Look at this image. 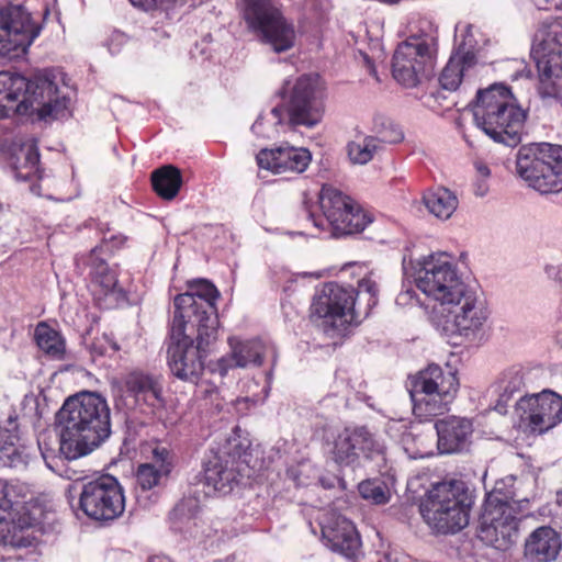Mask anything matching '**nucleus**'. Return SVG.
Instances as JSON below:
<instances>
[{"mask_svg":"<svg viewBox=\"0 0 562 562\" xmlns=\"http://www.w3.org/2000/svg\"><path fill=\"white\" fill-rule=\"evenodd\" d=\"M61 427V452L85 457L111 435V411L100 394L86 392L67 398L56 415Z\"/></svg>","mask_w":562,"mask_h":562,"instance_id":"nucleus-1","label":"nucleus"},{"mask_svg":"<svg viewBox=\"0 0 562 562\" xmlns=\"http://www.w3.org/2000/svg\"><path fill=\"white\" fill-rule=\"evenodd\" d=\"M68 103L69 99L60 95L52 70L38 71L31 79L0 71V119L32 110L41 120H57L66 116Z\"/></svg>","mask_w":562,"mask_h":562,"instance_id":"nucleus-2","label":"nucleus"},{"mask_svg":"<svg viewBox=\"0 0 562 562\" xmlns=\"http://www.w3.org/2000/svg\"><path fill=\"white\" fill-rule=\"evenodd\" d=\"M289 86L286 81L280 91L282 104L272 108L266 115L260 114L251 125V132L258 137L271 138L276 132L274 126L279 124L313 128L323 120L324 88L321 77L316 74L303 75Z\"/></svg>","mask_w":562,"mask_h":562,"instance_id":"nucleus-3","label":"nucleus"},{"mask_svg":"<svg viewBox=\"0 0 562 562\" xmlns=\"http://www.w3.org/2000/svg\"><path fill=\"white\" fill-rule=\"evenodd\" d=\"M376 282L366 277L355 289L337 282H328L315 295L311 310L313 315L324 319L325 331L342 333L349 325H358L366 319L378 304Z\"/></svg>","mask_w":562,"mask_h":562,"instance_id":"nucleus-4","label":"nucleus"},{"mask_svg":"<svg viewBox=\"0 0 562 562\" xmlns=\"http://www.w3.org/2000/svg\"><path fill=\"white\" fill-rule=\"evenodd\" d=\"M472 113L475 125L495 143L515 147L521 142L527 113L504 83L477 90Z\"/></svg>","mask_w":562,"mask_h":562,"instance_id":"nucleus-5","label":"nucleus"},{"mask_svg":"<svg viewBox=\"0 0 562 562\" xmlns=\"http://www.w3.org/2000/svg\"><path fill=\"white\" fill-rule=\"evenodd\" d=\"M472 495L463 481H443L432 485L422 499L420 514L436 532L457 533L469 524Z\"/></svg>","mask_w":562,"mask_h":562,"instance_id":"nucleus-6","label":"nucleus"},{"mask_svg":"<svg viewBox=\"0 0 562 562\" xmlns=\"http://www.w3.org/2000/svg\"><path fill=\"white\" fill-rule=\"evenodd\" d=\"M529 501H516L513 492H504L498 484L487 495L477 537L486 546L505 551L516 543L519 522L527 515Z\"/></svg>","mask_w":562,"mask_h":562,"instance_id":"nucleus-7","label":"nucleus"},{"mask_svg":"<svg viewBox=\"0 0 562 562\" xmlns=\"http://www.w3.org/2000/svg\"><path fill=\"white\" fill-rule=\"evenodd\" d=\"M430 318L443 335L474 341L484 335L490 311L485 300L468 286L459 297H453L445 306L432 307Z\"/></svg>","mask_w":562,"mask_h":562,"instance_id":"nucleus-8","label":"nucleus"},{"mask_svg":"<svg viewBox=\"0 0 562 562\" xmlns=\"http://www.w3.org/2000/svg\"><path fill=\"white\" fill-rule=\"evenodd\" d=\"M408 265L413 269L415 285L427 297L436 302L432 307H442L453 297H459L469 286L463 282L457 266L446 252L430 254L418 259L415 263L403 259V269L408 272Z\"/></svg>","mask_w":562,"mask_h":562,"instance_id":"nucleus-9","label":"nucleus"},{"mask_svg":"<svg viewBox=\"0 0 562 562\" xmlns=\"http://www.w3.org/2000/svg\"><path fill=\"white\" fill-rule=\"evenodd\" d=\"M516 172L527 186L541 194L562 191V146L530 143L516 154Z\"/></svg>","mask_w":562,"mask_h":562,"instance_id":"nucleus-10","label":"nucleus"},{"mask_svg":"<svg viewBox=\"0 0 562 562\" xmlns=\"http://www.w3.org/2000/svg\"><path fill=\"white\" fill-rule=\"evenodd\" d=\"M171 344L168 347V367L179 380L196 384L205 369L204 360L210 347L217 340L218 331L183 327L176 333L171 324Z\"/></svg>","mask_w":562,"mask_h":562,"instance_id":"nucleus-11","label":"nucleus"},{"mask_svg":"<svg viewBox=\"0 0 562 562\" xmlns=\"http://www.w3.org/2000/svg\"><path fill=\"white\" fill-rule=\"evenodd\" d=\"M318 203L325 220L316 217L304 202L306 220L319 232L330 227L333 236L360 233L372 221L353 199L331 184H323Z\"/></svg>","mask_w":562,"mask_h":562,"instance_id":"nucleus-12","label":"nucleus"},{"mask_svg":"<svg viewBox=\"0 0 562 562\" xmlns=\"http://www.w3.org/2000/svg\"><path fill=\"white\" fill-rule=\"evenodd\" d=\"M459 382L454 372L443 371L430 364L411 380L409 395L413 412L420 419H428L448 411L454 398Z\"/></svg>","mask_w":562,"mask_h":562,"instance_id":"nucleus-13","label":"nucleus"},{"mask_svg":"<svg viewBox=\"0 0 562 562\" xmlns=\"http://www.w3.org/2000/svg\"><path fill=\"white\" fill-rule=\"evenodd\" d=\"M189 292L175 297V312L171 324L176 333H183V327L203 328L218 331L220 321L216 301L220 292L216 286L205 280L189 282Z\"/></svg>","mask_w":562,"mask_h":562,"instance_id":"nucleus-14","label":"nucleus"},{"mask_svg":"<svg viewBox=\"0 0 562 562\" xmlns=\"http://www.w3.org/2000/svg\"><path fill=\"white\" fill-rule=\"evenodd\" d=\"M532 47L542 99H562V22L554 20L537 32Z\"/></svg>","mask_w":562,"mask_h":562,"instance_id":"nucleus-15","label":"nucleus"},{"mask_svg":"<svg viewBox=\"0 0 562 562\" xmlns=\"http://www.w3.org/2000/svg\"><path fill=\"white\" fill-rule=\"evenodd\" d=\"M437 36L430 34L411 35L395 49L392 63L394 79L406 88H414L428 78L435 68Z\"/></svg>","mask_w":562,"mask_h":562,"instance_id":"nucleus-16","label":"nucleus"},{"mask_svg":"<svg viewBox=\"0 0 562 562\" xmlns=\"http://www.w3.org/2000/svg\"><path fill=\"white\" fill-rule=\"evenodd\" d=\"M240 7L248 27L273 52L291 49L295 42V30L272 0H241Z\"/></svg>","mask_w":562,"mask_h":562,"instance_id":"nucleus-17","label":"nucleus"},{"mask_svg":"<svg viewBox=\"0 0 562 562\" xmlns=\"http://www.w3.org/2000/svg\"><path fill=\"white\" fill-rule=\"evenodd\" d=\"M329 453L338 467L355 470L362 467L363 461L384 463L386 446L367 426H349L334 437Z\"/></svg>","mask_w":562,"mask_h":562,"instance_id":"nucleus-18","label":"nucleus"},{"mask_svg":"<svg viewBox=\"0 0 562 562\" xmlns=\"http://www.w3.org/2000/svg\"><path fill=\"white\" fill-rule=\"evenodd\" d=\"M27 486L16 481L0 479V543L11 548H29L36 540L29 531L32 519L16 506L25 502Z\"/></svg>","mask_w":562,"mask_h":562,"instance_id":"nucleus-19","label":"nucleus"},{"mask_svg":"<svg viewBox=\"0 0 562 562\" xmlns=\"http://www.w3.org/2000/svg\"><path fill=\"white\" fill-rule=\"evenodd\" d=\"M79 508L89 518L98 521L114 520L125 509L123 488L117 479L103 474L81 485Z\"/></svg>","mask_w":562,"mask_h":562,"instance_id":"nucleus-20","label":"nucleus"},{"mask_svg":"<svg viewBox=\"0 0 562 562\" xmlns=\"http://www.w3.org/2000/svg\"><path fill=\"white\" fill-rule=\"evenodd\" d=\"M40 33L41 27L23 5L0 9V56L16 58L24 55Z\"/></svg>","mask_w":562,"mask_h":562,"instance_id":"nucleus-21","label":"nucleus"},{"mask_svg":"<svg viewBox=\"0 0 562 562\" xmlns=\"http://www.w3.org/2000/svg\"><path fill=\"white\" fill-rule=\"evenodd\" d=\"M515 409L531 432L543 434L562 422V396L551 390L526 394Z\"/></svg>","mask_w":562,"mask_h":562,"instance_id":"nucleus-22","label":"nucleus"},{"mask_svg":"<svg viewBox=\"0 0 562 562\" xmlns=\"http://www.w3.org/2000/svg\"><path fill=\"white\" fill-rule=\"evenodd\" d=\"M124 241V236L112 235L110 238H104L102 244L94 247L89 255L76 258L78 268L81 265L89 268L88 274L94 294L99 295V299L103 295L104 297H112L114 301H117L124 296L123 290L119 286L116 271L109 267L104 258L100 257L104 249L112 251L114 248L121 247Z\"/></svg>","mask_w":562,"mask_h":562,"instance_id":"nucleus-23","label":"nucleus"},{"mask_svg":"<svg viewBox=\"0 0 562 562\" xmlns=\"http://www.w3.org/2000/svg\"><path fill=\"white\" fill-rule=\"evenodd\" d=\"M322 540L331 551L347 559L358 557L361 540L355 525L333 509H324L317 516Z\"/></svg>","mask_w":562,"mask_h":562,"instance_id":"nucleus-24","label":"nucleus"},{"mask_svg":"<svg viewBox=\"0 0 562 562\" xmlns=\"http://www.w3.org/2000/svg\"><path fill=\"white\" fill-rule=\"evenodd\" d=\"M311 160L312 155L308 149L289 144H282L273 148H262L256 155L258 167L274 175L302 173L307 169Z\"/></svg>","mask_w":562,"mask_h":562,"instance_id":"nucleus-25","label":"nucleus"},{"mask_svg":"<svg viewBox=\"0 0 562 562\" xmlns=\"http://www.w3.org/2000/svg\"><path fill=\"white\" fill-rule=\"evenodd\" d=\"M122 385L125 394L138 407L155 411L165 406L164 379L159 374L135 370L123 378Z\"/></svg>","mask_w":562,"mask_h":562,"instance_id":"nucleus-26","label":"nucleus"},{"mask_svg":"<svg viewBox=\"0 0 562 562\" xmlns=\"http://www.w3.org/2000/svg\"><path fill=\"white\" fill-rule=\"evenodd\" d=\"M228 345L231 347V353L220 358L214 366L210 367L212 372H217L222 378L234 368L260 366L262 358L268 352H271L273 357H276L273 347L266 345L260 339L243 341L232 337L228 339Z\"/></svg>","mask_w":562,"mask_h":562,"instance_id":"nucleus-27","label":"nucleus"},{"mask_svg":"<svg viewBox=\"0 0 562 562\" xmlns=\"http://www.w3.org/2000/svg\"><path fill=\"white\" fill-rule=\"evenodd\" d=\"M437 449L440 454L461 453L469 449L473 434L472 420L467 417L447 416L435 423Z\"/></svg>","mask_w":562,"mask_h":562,"instance_id":"nucleus-28","label":"nucleus"},{"mask_svg":"<svg viewBox=\"0 0 562 562\" xmlns=\"http://www.w3.org/2000/svg\"><path fill=\"white\" fill-rule=\"evenodd\" d=\"M200 508L198 497H184L171 512V520L173 527L180 530L186 538L202 543L212 536L214 530L203 519L196 517Z\"/></svg>","mask_w":562,"mask_h":562,"instance_id":"nucleus-29","label":"nucleus"},{"mask_svg":"<svg viewBox=\"0 0 562 562\" xmlns=\"http://www.w3.org/2000/svg\"><path fill=\"white\" fill-rule=\"evenodd\" d=\"M29 454L21 443L20 423L15 414H10L0 425V468H24Z\"/></svg>","mask_w":562,"mask_h":562,"instance_id":"nucleus-30","label":"nucleus"},{"mask_svg":"<svg viewBox=\"0 0 562 562\" xmlns=\"http://www.w3.org/2000/svg\"><path fill=\"white\" fill-rule=\"evenodd\" d=\"M562 548L560 533L550 526L536 528L525 540L524 558L527 562H553Z\"/></svg>","mask_w":562,"mask_h":562,"instance_id":"nucleus-31","label":"nucleus"},{"mask_svg":"<svg viewBox=\"0 0 562 562\" xmlns=\"http://www.w3.org/2000/svg\"><path fill=\"white\" fill-rule=\"evenodd\" d=\"M151 462L142 463L136 471V484L143 491H148L159 485L161 480L168 477L173 468V456L171 451L157 446L151 451Z\"/></svg>","mask_w":562,"mask_h":562,"instance_id":"nucleus-32","label":"nucleus"},{"mask_svg":"<svg viewBox=\"0 0 562 562\" xmlns=\"http://www.w3.org/2000/svg\"><path fill=\"white\" fill-rule=\"evenodd\" d=\"M526 372L520 366L504 370L493 384L494 393L498 396L495 409L505 413L508 402L515 394L521 393L526 385Z\"/></svg>","mask_w":562,"mask_h":562,"instance_id":"nucleus-33","label":"nucleus"},{"mask_svg":"<svg viewBox=\"0 0 562 562\" xmlns=\"http://www.w3.org/2000/svg\"><path fill=\"white\" fill-rule=\"evenodd\" d=\"M235 479L236 474L234 469L229 467V461L215 456L204 468V476L201 483L209 488L204 494L211 495L215 492L225 494L232 490Z\"/></svg>","mask_w":562,"mask_h":562,"instance_id":"nucleus-34","label":"nucleus"},{"mask_svg":"<svg viewBox=\"0 0 562 562\" xmlns=\"http://www.w3.org/2000/svg\"><path fill=\"white\" fill-rule=\"evenodd\" d=\"M475 61V54L465 52L463 55H452L439 76V83L443 90L456 91L467 67Z\"/></svg>","mask_w":562,"mask_h":562,"instance_id":"nucleus-35","label":"nucleus"},{"mask_svg":"<svg viewBox=\"0 0 562 562\" xmlns=\"http://www.w3.org/2000/svg\"><path fill=\"white\" fill-rule=\"evenodd\" d=\"M423 200L426 209L440 220L450 218L459 204L457 195L447 188L429 191Z\"/></svg>","mask_w":562,"mask_h":562,"instance_id":"nucleus-36","label":"nucleus"},{"mask_svg":"<svg viewBox=\"0 0 562 562\" xmlns=\"http://www.w3.org/2000/svg\"><path fill=\"white\" fill-rule=\"evenodd\" d=\"M155 192L165 200H172L179 193L182 184L180 170L173 166H164L151 175Z\"/></svg>","mask_w":562,"mask_h":562,"instance_id":"nucleus-37","label":"nucleus"},{"mask_svg":"<svg viewBox=\"0 0 562 562\" xmlns=\"http://www.w3.org/2000/svg\"><path fill=\"white\" fill-rule=\"evenodd\" d=\"M58 428V439L54 438L49 434H41L37 438V446L41 456L45 462V465L50 471H59L61 465V459L67 461H75L80 457H69L65 452H61V427Z\"/></svg>","mask_w":562,"mask_h":562,"instance_id":"nucleus-38","label":"nucleus"},{"mask_svg":"<svg viewBox=\"0 0 562 562\" xmlns=\"http://www.w3.org/2000/svg\"><path fill=\"white\" fill-rule=\"evenodd\" d=\"M35 340L38 348L48 357L61 360L66 353V342L61 334L45 323L35 328Z\"/></svg>","mask_w":562,"mask_h":562,"instance_id":"nucleus-39","label":"nucleus"},{"mask_svg":"<svg viewBox=\"0 0 562 562\" xmlns=\"http://www.w3.org/2000/svg\"><path fill=\"white\" fill-rule=\"evenodd\" d=\"M381 149L378 139L371 135H357L347 144V154L353 165H367Z\"/></svg>","mask_w":562,"mask_h":562,"instance_id":"nucleus-40","label":"nucleus"},{"mask_svg":"<svg viewBox=\"0 0 562 562\" xmlns=\"http://www.w3.org/2000/svg\"><path fill=\"white\" fill-rule=\"evenodd\" d=\"M372 131L373 138L378 139V144H398L404 139V132L393 120L378 115L373 120Z\"/></svg>","mask_w":562,"mask_h":562,"instance_id":"nucleus-41","label":"nucleus"},{"mask_svg":"<svg viewBox=\"0 0 562 562\" xmlns=\"http://www.w3.org/2000/svg\"><path fill=\"white\" fill-rule=\"evenodd\" d=\"M358 490L361 497L372 504L382 505L390 501V488L381 479L364 480L359 484Z\"/></svg>","mask_w":562,"mask_h":562,"instance_id":"nucleus-42","label":"nucleus"},{"mask_svg":"<svg viewBox=\"0 0 562 562\" xmlns=\"http://www.w3.org/2000/svg\"><path fill=\"white\" fill-rule=\"evenodd\" d=\"M24 162L21 166L14 164V176L18 180L29 181L40 171V151L36 145L32 144L21 149Z\"/></svg>","mask_w":562,"mask_h":562,"instance_id":"nucleus-43","label":"nucleus"},{"mask_svg":"<svg viewBox=\"0 0 562 562\" xmlns=\"http://www.w3.org/2000/svg\"><path fill=\"white\" fill-rule=\"evenodd\" d=\"M317 470L308 460H303L286 470V475L296 486L308 485L312 480L316 479Z\"/></svg>","mask_w":562,"mask_h":562,"instance_id":"nucleus-44","label":"nucleus"},{"mask_svg":"<svg viewBox=\"0 0 562 562\" xmlns=\"http://www.w3.org/2000/svg\"><path fill=\"white\" fill-rule=\"evenodd\" d=\"M473 29L474 26L471 24H457L456 32L462 33V40L458 43V48L454 55H463L465 52H472L474 54L477 41L474 37Z\"/></svg>","mask_w":562,"mask_h":562,"instance_id":"nucleus-45","label":"nucleus"},{"mask_svg":"<svg viewBox=\"0 0 562 562\" xmlns=\"http://www.w3.org/2000/svg\"><path fill=\"white\" fill-rule=\"evenodd\" d=\"M398 306L406 307L418 303V295L412 283L403 282L402 290L395 299Z\"/></svg>","mask_w":562,"mask_h":562,"instance_id":"nucleus-46","label":"nucleus"},{"mask_svg":"<svg viewBox=\"0 0 562 562\" xmlns=\"http://www.w3.org/2000/svg\"><path fill=\"white\" fill-rule=\"evenodd\" d=\"M65 461L66 459H61V465L59 471H53L54 473L58 474L61 477H65L67 480L74 481V482H82L86 483L88 480V475L83 470H76L70 467H68Z\"/></svg>","mask_w":562,"mask_h":562,"instance_id":"nucleus-47","label":"nucleus"},{"mask_svg":"<svg viewBox=\"0 0 562 562\" xmlns=\"http://www.w3.org/2000/svg\"><path fill=\"white\" fill-rule=\"evenodd\" d=\"M544 272L549 279L562 283V266L551 263L546 265Z\"/></svg>","mask_w":562,"mask_h":562,"instance_id":"nucleus-48","label":"nucleus"},{"mask_svg":"<svg viewBox=\"0 0 562 562\" xmlns=\"http://www.w3.org/2000/svg\"><path fill=\"white\" fill-rule=\"evenodd\" d=\"M134 7L140 8L144 11L153 10L157 7L158 3H161L164 0H130Z\"/></svg>","mask_w":562,"mask_h":562,"instance_id":"nucleus-49","label":"nucleus"},{"mask_svg":"<svg viewBox=\"0 0 562 562\" xmlns=\"http://www.w3.org/2000/svg\"><path fill=\"white\" fill-rule=\"evenodd\" d=\"M544 10H560L562 9V0H544Z\"/></svg>","mask_w":562,"mask_h":562,"instance_id":"nucleus-50","label":"nucleus"},{"mask_svg":"<svg viewBox=\"0 0 562 562\" xmlns=\"http://www.w3.org/2000/svg\"><path fill=\"white\" fill-rule=\"evenodd\" d=\"M476 170L484 178H487L491 173L490 168L484 164H476Z\"/></svg>","mask_w":562,"mask_h":562,"instance_id":"nucleus-51","label":"nucleus"},{"mask_svg":"<svg viewBox=\"0 0 562 562\" xmlns=\"http://www.w3.org/2000/svg\"><path fill=\"white\" fill-rule=\"evenodd\" d=\"M148 562H172L167 557L164 555H155L148 560Z\"/></svg>","mask_w":562,"mask_h":562,"instance_id":"nucleus-52","label":"nucleus"},{"mask_svg":"<svg viewBox=\"0 0 562 562\" xmlns=\"http://www.w3.org/2000/svg\"><path fill=\"white\" fill-rule=\"evenodd\" d=\"M557 502L558 504L562 505V491L557 493Z\"/></svg>","mask_w":562,"mask_h":562,"instance_id":"nucleus-53","label":"nucleus"},{"mask_svg":"<svg viewBox=\"0 0 562 562\" xmlns=\"http://www.w3.org/2000/svg\"><path fill=\"white\" fill-rule=\"evenodd\" d=\"M484 193H485V190H482V191H481L480 193H477V194L482 196V195H484Z\"/></svg>","mask_w":562,"mask_h":562,"instance_id":"nucleus-54","label":"nucleus"}]
</instances>
